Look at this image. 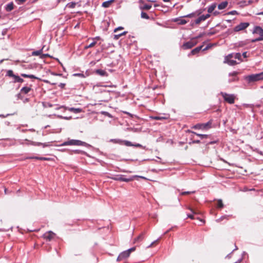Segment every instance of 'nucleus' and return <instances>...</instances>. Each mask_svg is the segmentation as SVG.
Wrapping results in <instances>:
<instances>
[{"instance_id":"obj_39","label":"nucleus","mask_w":263,"mask_h":263,"mask_svg":"<svg viewBox=\"0 0 263 263\" xmlns=\"http://www.w3.org/2000/svg\"><path fill=\"white\" fill-rule=\"evenodd\" d=\"M124 144L126 145V146H134L133 144H132V143L129 141H124Z\"/></svg>"},{"instance_id":"obj_63","label":"nucleus","mask_w":263,"mask_h":263,"mask_svg":"<svg viewBox=\"0 0 263 263\" xmlns=\"http://www.w3.org/2000/svg\"><path fill=\"white\" fill-rule=\"evenodd\" d=\"M209 48V46L206 47L205 48L203 49V51L207 50Z\"/></svg>"},{"instance_id":"obj_17","label":"nucleus","mask_w":263,"mask_h":263,"mask_svg":"<svg viewBox=\"0 0 263 263\" xmlns=\"http://www.w3.org/2000/svg\"><path fill=\"white\" fill-rule=\"evenodd\" d=\"M95 73L102 77H107L108 74L107 72L102 69H97L95 70Z\"/></svg>"},{"instance_id":"obj_42","label":"nucleus","mask_w":263,"mask_h":263,"mask_svg":"<svg viewBox=\"0 0 263 263\" xmlns=\"http://www.w3.org/2000/svg\"><path fill=\"white\" fill-rule=\"evenodd\" d=\"M15 1L17 3L18 5H21L24 3L26 1V0H15Z\"/></svg>"},{"instance_id":"obj_12","label":"nucleus","mask_w":263,"mask_h":263,"mask_svg":"<svg viewBox=\"0 0 263 263\" xmlns=\"http://www.w3.org/2000/svg\"><path fill=\"white\" fill-rule=\"evenodd\" d=\"M7 76H8L9 77H12L13 78L14 83H17V81L19 79L20 77L18 76H16L13 73V71L12 70H9L7 71Z\"/></svg>"},{"instance_id":"obj_38","label":"nucleus","mask_w":263,"mask_h":263,"mask_svg":"<svg viewBox=\"0 0 263 263\" xmlns=\"http://www.w3.org/2000/svg\"><path fill=\"white\" fill-rule=\"evenodd\" d=\"M227 15H238V13L236 10H233L227 13Z\"/></svg>"},{"instance_id":"obj_59","label":"nucleus","mask_w":263,"mask_h":263,"mask_svg":"<svg viewBox=\"0 0 263 263\" xmlns=\"http://www.w3.org/2000/svg\"><path fill=\"white\" fill-rule=\"evenodd\" d=\"M242 56L244 57V58H247V52H245L242 53Z\"/></svg>"},{"instance_id":"obj_29","label":"nucleus","mask_w":263,"mask_h":263,"mask_svg":"<svg viewBox=\"0 0 263 263\" xmlns=\"http://www.w3.org/2000/svg\"><path fill=\"white\" fill-rule=\"evenodd\" d=\"M32 144L35 146H42L44 147L48 146L49 145L47 143H42L40 142H32Z\"/></svg>"},{"instance_id":"obj_62","label":"nucleus","mask_w":263,"mask_h":263,"mask_svg":"<svg viewBox=\"0 0 263 263\" xmlns=\"http://www.w3.org/2000/svg\"><path fill=\"white\" fill-rule=\"evenodd\" d=\"M218 13H219V12H217V11H215V12H213V14H214V15H217V14H218Z\"/></svg>"},{"instance_id":"obj_31","label":"nucleus","mask_w":263,"mask_h":263,"mask_svg":"<svg viewBox=\"0 0 263 263\" xmlns=\"http://www.w3.org/2000/svg\"><path fill=\"white\" fill-rule=\"evenodd\" d=\"M97 44V41H93L92 42H91L90 44H89L88 45H86L84 47L85 49H87L89 48H92L94 47Z\"/></svg>"},{"instance_id":"obj_24","label":"nucleus","mask_w":263,"mask_h":263,"mask_svg":"<svg viewBox=\"0 0 263 263\" xmlns=\"http://www.w3.org/2000/svg\"><path fill=\"white\" fill-rule=\"evenodd\" d=\"M202 47H203V46H200L195 48V49H194L192 50L191 54L194 55V54H195L198 53L201 50Z\"/></svg>"},{"instance_id":"obj_21","label":"nucleus","mask_w":263,"mask_h":263,"mask_svg":"<svg viewBox=\"0 0 263 263\" xmlns=\"http://www.w3.org/2000/svg\"><path fill=\"white\" fill-rule=\"evenodd\" d=\"M188 209L192 212L193 214H187V217L190 218L192 219H194L195 217H194V214H197L198 212L196 210H194L193 209L190 208H189Z\"/></svg>"},{"instance_id":"obj_41","label":"nucleus","mask_w":263,"mask_h":263,"mask_svg":"<svg viewBox=\"0 0 263 263\" xmlns=\"http://www.w3.org/2000/svg\"><path fill=\"white\" fill-rule=\"evenodd\" d=\"M195 192H183L181 193V195H186L190 194L191 193H194Z\"/></svg>"},{"instance_id":"obj_1","label":"nucleus","mask_w":263,"mask_h":263,"mask_svg":"<svg viewBox=\"0 0 263 263\" xmlns=\"http://www.w3.org/2000/svg\"><path fill=\"white\" fill-rule=\"evenodd\" d=\"M62 145L66 146V145H77V146H88V144L83 141L79 140H74L71 139L68 140L67 141L64 142L62 143Z\"/></svg>"},{"instance_id":"obj_16","label":"nucleus","mask_w":263,"mask_h":263,"mask_svg":"<svg viewBox=\"0 0 263 263\" xmlns=\"http://www.w3.org/2000/svg\"><path fill=\"white\" fill-rule=\"evenodd\" d=\"M93 91L96 93L106 91L105 90L103 89V88L101 87L98 85H95L93 86Z\"/></svg>"},{"instance_id":"obj_18","label":"nucleus","mask_w":263,"mask_h":263,"mask_svg":"<svg viewBox=\"0 0 263 263\" xmlns=\"http://www.w3.org/2000/svg\"><path fill=\"white\" fill-rule=\"evenodd\" d=\"M68 110H69L70 112L77 114L80 113L82 111V109L80 108H76L74 107H68L66 108Z\"/></svg>"},{"instance_id":"obj_56","label":"nucleus","mask_w":263,"mask_h":263,"mask_svg":"<svg viewBox=\"0 0 263 263\" xmlns=\"http://www.w3.org/2000/svg\"><path fill=\"white\" fill-rule=\"evenodd\" d=\"M23 82H24V80L20 77L19 79L17 81V83H23Z\"/></svg>"},{"instance_id":"obj_53","label":"nucleus","mask_w":263,"mask_h":263,"mask_svg":"<svg viewBox=\"0 0 263 263\" xmlns=\"http://www.w3.org/2000/svg\"><path fill=\"white\" fill-rule=\"evenodd\" d=\"M74 76H79V77H84V74H82V73H76V74H74Z\"/></svg>"},{"instance_id":"obj_7","label":"nucleus","mask_w":263,"mask_h":263,"mask_svg":"<svg viewBox=\"0 0 263 263\" xmlns=\"http://www.w3.org/2000/svg\"><path fill=\"white\" fill-rule=\"evenodd\" d=\"M211 124V122H208L206 123L197 124L193 128L194 129H207L210 127Z\"/></svg>"},{"instance_id":"obj_10","label":"nucleus","mask_w":263,"mask_h":263,"mask_svg":"<svg viewBox=\"0 0 263 263\" xmlns=\"http://www.w3.org/2000/svg\"><path fill=\"white\" fill-rule=\"evenodd\" d=\"M253 34H257L259 35V37L261 40H263V29L259 26H256L254 27L253 31Z\"/></svg>"},{"instance_id":"obj_6","label":"nucleus","mask_w":263,"mask_h":263,"mask_svg":"<svg viewBox=\"0 0 263 263\" xmlns=\"http://www.w3.org/2000/svg\"><path fill=\"white\" fill-rule=\"evenodd\" d=\"M55 236V234L53 232L49 231L48 232H46L43 236L44 239H46L47 241H51L52 240Z\"/></svg>"},{"instance_id":"obj_35","label":"nucleus","mask_w":263,"mask_h":263,"mask_svg":"<svg viewBox=\"0 0 263 263\" xmlns=\"http://www.w3.org/2000/svg\"><path fill=\"white\" fill-rule=\"evenodd\" d=\"M152 8V6L148 4H145L143 6V7L141 8L143 10H149Z\"/></svg>"},{"instance_id":"obj_46","label":"nucleus","mask_w":263,"mask_h":263,"mask_svg":"<svg viewBox=\"0 0 263 263\" xmlns=\"http://www.w3.org/2000/svg\"><path fill=\"white\" fill-rule=\"evenodd\" d=\"M73 152L75 154H82L83 152L81 150L77 149L73 151Z\"/></svg>"},{"instance_id":"obj_54","label":"nucleus","mask_w":263,"mask_h":263,"mask_svg":"<svg viewBox=\"0 0 263 263\" xmlns=\"http://www.w3.org/2000/svg\"><path fill=\"white\" fill-rule=\"evenodd\" d=\"M127 33V31H124V32H122V33H119V34H118V35H120V36L121 37V36H122V35H125Z\"/></svg>"},{"instance_id":"obj_5","label":"nucleus","mask_w":263,"mask_h":263,"mask_svg":"<svg viewBox=\"0 0 263 263\" xmlns=\"http://www.w3.org/2000/svg\"><path fill=\"white\" fill-rule=\"evenodd\" d=\"M197 44V42L194 39L183 44L182 48L184 49H191Z\"/></svg>"},{"instance_id":"obj_26","label":"nucleus","mask_w":263,"mask_h":263,"mask_svg":"<svg viewBox=\"0 0 263 263\" xmlns=\"http://www.w3.org/2000/svg\"><path fill=\"white\" fill-rule=\"evenodd\" d=\"M21 76L24 78L38 79V78H37L36 77H35V76H34L33 74H27L25 73H22Z\"/></svg>"},{"instance_id":"obj_4","label":"nucleus","mask_w":263,"mask_h":263,"mask_svg":"<svg viewBox=\"0 0 263 263\" xmlns=\"http://www.w3.org/2000/svg\"><path fill=\"white\" fill-rule=\"evenodd\" d=\"M249 25L250 24L248 22L241 23L234 28V31L235 32H238L240 31L244 30L248 27H249Z\"/></svg>"},{"instance_id":"obj_34","label":"nucleus","mask_w":263,"mask_h":263,"mask_svg":"<svg viewBox=\"0 0 263 263\" xmlns=\"http://www.w3.org/2000/svg\"><path fill=\"white\" fill-rule=\"evenodd\" d=\"M192 133H193L194 134L196 135L198 137H200L201 139L206 138L208 137V135H207L199 134H197L194 132H192Z\"/></svg>"},{"instance_id":"obj_37","label":"nucleus","mask_w":263,"mask_h":263,"mask_svg":"<svg viewBox=\"0 0 263 263\" xmlns=\"http://www.w3.org/2000/svg\"><path fill=\"white\" fill-rule=\"evenodd\" d=\"M232 58H234V53H230L224 57V59L226 60H231Z\"/></svg>"},{"instance_id":"obj_25","label":"nucleus","mask_w":263,"mask_h":263,"mask_svg":"<svg viewBox=\"0 0 263 263\" xmlns=\"http://www.w3.org/2000/svg\"><path fill=\"white\" fill-rule=\"evenodd\" d=\"M201 12H194V13H192L189 14H187V15L184 16V17H190V18L193 17H195V16L199 15L201 14Z\"/></svg>"},{"instance_id":"obj_23","label":"nucleus","mask_w":263,"mask_h":263,"mask_svg":"<svg viewBox=\"0 0 263 263\" xmlns=\"http://www.w3.org/2000/svg\"><path fill=\"white\" fill-rule=\"evenodd\" d=\"M14 8V5L12 2L9 3L6 7V10L7 12H10Z\"/></svg>"},{"instance_id":"obj_55","label":"nucleus","mask_w":263,"mask_h":263,"mask_svg":"<svg viewBox=\"0 0 263 263\" xmlns=\"http://www.w3.org/2000/svg\"><path fill=\"white\" fill-rule=\"evenodd\" d=\"M158 241V239L156 241H154L153 242H152L149 246L148 247H152L155 243L157 242Z\"/></svg>"},{"instance_id":"obj_61","label":"nucleus","mask_w":263,"mask_h":263,"mask_svg":"<svg viewBox=\"0 0 263 263\" xmlns=\"http://www.w3.org/2000/svg\"><path fill=\"white\" fill-rule=\"evenodd\" d=\"M65 84H63V83H61L60 85V86L62 88H64V87L65 86Z\"/></svg>"},{"instance_id":"obj_20","label":"nucleus","mask_w":263,"mask_h":263,"mask_svg":"<svg viewBox=\"0 0 263 263\" xmlns=\"http://www.w3.org/2000/svg\"><path fill=\"white\" fill-rule=\"evenodd\" d=\"M228 5V3L227 1L223 2L218 5V8L219 10H222L225 9Z\"/></svg>"},{"instance_id":"obj_52","label":"nucleus","mask_w":263,"mask_h":263,"mask_svg":"<svg viewBox=\"0 0 263 263\" xmlns=\"http://www.w3.org/2000/svg\"><path fill=\"white\" fill-rule=\"evenodd\" d=\"M123 29V27H118V28H116V29H115V30H114V32H116L118 30H122V29Z\"/></svg>"},{"instance_id":"obj_58","label":"nucleus","mask_w":263,"mask_h":263,"mask_svg":"<svg viewBox=\"0 0 263 263\" xmlns=\"http://www.w3.org/2000/svg\"><path fill=\"white\" fill-rule=\"evenodd\" d=\"M134 146L137 147H141L142 146L140 144H137L134 145Z\"/></svg>"},{"instance_id":"obj_8","label":"nucleus","mask_w":263,"mask_h":263,"mask_svg":"<svg viewBox=\"0 0 263 263\" xmlns=\"http://www.w3.org/2000/svg\"><path fill=\"white\" fill-rule=\"evenodd\" d=\"M110 178L114 180L124 181V182H126L131 181L133 180V178H125L122 175H117L114 177H110Z\"/></svg>"},{"instance_id":"obj_9","label":"nucleus","mask_w":263,"mask_h":263,"mask_svg":"<svg viewBox=\"0 0 263 263\" xmlns=\"http://www.w3.org/2000/svg\"><path fill=\"white\" fill-rule=\"evenodd\" d=\"M43 48L40 50L33 51L32 52V55L34 56L40 55L41 59H44L46 57H49V55L48 54H43Z\"/></svg>"},{"instance_id":"obj_44","label":"nucleus","mask_w":263,"mask_h":263,"mask_svg":"<svg viewBox=\"0 0 263 263\" xmlns=\"http://www.w3.org/2000/svg\"><path fill=\"white\" fill-rule=\"evenodd\" d=\"M40 160L50 161V160H52V159L51 158L43 157L42 158H40Z\"/></svg>"},{"instance_id":"obj_45","label":"nucleus","mask_w":263,"mask_h":263,"mask_svg":"<svg viewBox=\"0 0 263 263\" xmlns=\"http://www.w3.org/2000/svg\"><path fill=\"white\" fill-rule=\"evenodd\" d=\"M238 72L236 71H234L232 73H229L230 76L236 77L238 74Z\"/></svg>"},{"instance_id":"obj_28","label":"nucleus","mask_w":263,"mask_h":263,"mask_svg":"<svg viewBox=\"0 0 263 263\" xmlns=\"http://www.w3.org/2000/svg\"><path fill=\"white\" fill-rule=\"evenodd\" d=\"M144 237V234L143 233L141 234L135 239L134 242L141 241L143 240Z\"/></svg>"},{"instance_id":"obj_22","label":"nucleus","mask_w":263,"mask_h":263,"mask_svg":"<svg viewBox=\"0 0 263 263\" xmlns=\"http://www.w3.org/2000/svg\"><path fill=\"white\" fill-rule=\"evenodd\" d=\"M114 2V0H110L108 1L104 2L102 3V7L104 8H108L109 7L110 5Z\"/></svg>"},{"instance_id":"obj_60","label":"nucleus","mask_w":263,"mask_h":263,"mask_svg":"<svg viewBox=\"0 0 263 263\" xmlns=\"http://www.w3.org/2000/svg\"><path fill=\"white\" fill-rule=\"evenodd\" d=\"M135 177H139V178H142V179H146V178H145L144 177H142V176H135Z\"/></svg>"},{"instance_id":"obj_19","label":"nucleus","mask_w":263,"mask_h":263,"mask_svg":"<svg viewBox=\"0 0 263 263\" xmlns=\"http://www.w3.org/2000/svg\"><path fill=\"white\" fill-rule=\"evenodd\" d=\"M223 63L225 64H228V65L230 66H234L238 64V63L232 59H229V60H226L224 59Z\"/></svg>"},{"instance_id":"obj_57","label":"nucleus","mask_w":263,"mask_h":263,"mask_svg":"<svg viewBox=\"0 0 263 263\" xmlns=\"http://www.w3.org/2000/svg\"><path fill=\"white\" fill-rule=\"evenodd\" d=\"M193 143H200V141L198 140H194L193 141Z\"/></svg>"},{"instance_id":"obj_15","label":"nucleus","mask_w":263,"mask_h":263,"mask_svg":"<svg viewBox=\"0 0 263 263\" xmlns=\"http://www.w3.org/2000/svg\"><path fill=\"white\" fill-rule=\"evenodd\" d=\"M32 90L31 87L30 86H25L23 87L20 90L21 94L26 95L28 93Z\"/></svg>"},{"instance_id":"obj_33","label":"nucleus","mask_w":263,"mask_h":263,"mask_svg":"<svg viewBox=\"0 0 263 263\" xmlns=\"http://www.w3.org/2000/svg\"><path fill=\"white\" fill-rule=\"evenodd\" d=\"M76 6V3L70 2L67 5V7L69 8H74Z\"/></svg>"},{"instance_id":"obj_2","label":"nucleus","mask_w":263,"mask_h":263,"mask_svg":"<svg viewBox=\"0 0 263 263\" xmlns=\"http://www.w3.org/2000/svg\"><path fill=\"white\" fill-rule=\"evenodd\" d=\"M220 95L223 97L224 100L229 104H233L234 103L235 96L234 95L228 94L226 92H221Z\"/></svg>"},{"instance_id":"obj_51","label":"nucleus","mask_w":263,"mask_h":263,"mask_svg":"<svg viewBox=\"0 0 263 263\" xmlns=\"http://www.w3.org/2000/svg\"><path fill=\"white\" fill-rule=\"evenodd\" d=\"M120 37V35H118V34H115V35H114V39L115 40H118V39H119V37Z\"/></svg>"},{"instance_id":"obj_43","label":"nucleus","mask_w":263,"mask_h":263,"mask_svg":"<svg viewBox=\"0 0 263 263\" xmlns=\"http://www.w3.org/2000/svg\"><path fill=\"white\" fill-rule=\"evenodd\" d=\"M187 22L186 20L181 19V20H180V22L179 23V24H180V25H184L186 23H187Z\"/></svg>"},{"instance_id":"obj_50","label":"nucleus","mask_w":263,"mask_h":263,"mask_svg":"<svg viewBox=\"0 0 263 263\" xmlns=\"http://www.w3.org/2000/svg\"><path fill=\"white\" fill-rule=\"evenodd\" d=\"M42 157H30L29 159H35L37 160H40V158H42Z\"/></svg>"},{"instance_id":"obj_14","label":"nucleus","mask_w":263,"mask_h":263,"mask_svg":"<svg viewBox=\"0 0 263 263\" xmlns=\"http://www.w3.org/2000/svg\"><path fill=\"white\" fill-rule=\"evenodd\" d=\"M169 115H164L163 116H152L151 118L154 120H166L169 118Z\"/></svg>"},{"instance_id":"obj_13","label":"nucleus","mask_w":263,"mask_h":263,"mask_svg":"<svg viewBox=\"0 0 263 263\" xmlns=\"http://www.w3.org/2000/svg\"><path fill=\"white\" fill-rule=\"evenodd\" d=\"M210 17V14H207L206 15H202L199 16L197 19L195 20V24H199L201 22L204 21L207 18Z\"/></svg>"},{"instance_id":"obj_36","label":"nucleus","mask_w":263,"mask_h":263,"mask_svg":"<svg viewBox=\"0 0 263 263\" xmlns=\"http://www.w3.org/2000/svg\"><path fill=\"white\" fill-rule=\"evenodd\" d=\"M141 16L142 18H145V19H147V20L149 18V17L148 16L147 14L146 13H145V12H141Z\"/></svg>"},{"instance_id":"obj_48","label":"nucleus","mask_w":263,"mask_h":263,"mask_svg":"<svg viewBox=\"0 0 263 263\" xmlns=\"http://www.w3.org/2000/svg\"><path fill=\"white\" fill-rule=\"evenodd\" d=\"M135 249H136L135 247H133V248H130V249H129L127 250V251L128 252H129V254H130V253H131L132 252L134 251L135 250Z\"/></svg>"},{"instance_id":"obj_64","label":"nucleus","mask_w":263,"mask_h":263,"mask_svg":"<svg viewBox=\"0 0 263 263\" xmlns=\"http://www.w3.org/2000/svg\"><path fill=\"white\" fill-rule=\"evenodd\" d=\"M258 14H259V15H263V12H260Z\"/></svg>"},{"instance_id":"obj_11","label":"nucleus","mask_w":263,"mask_h":263,"mask_svg":"<svg viewBox=\"0 0 263 263\" xmlns=\"http://www.w3.org/2000/svg\"><path fill=\"white\" fill-rule=\"evenodd\" d=\"M130 254H129V252H128L127 250L123 251V252L121 253L118 256L117 260L118 261H121L125 258H127L129 256Z\"/></svg>"},{"instance_id":"obj_40","label":"nucleus","mask_w":263,"mask_h":263,"mask_svg":"<svg viewBox=\"0 0 263 263\" xmlns=\"http://www.w3.org/2000/svg\"><path fill=\"white\" fill-rule=\"evenodd\" d=\"M92 40L96 41L97 42L98 41H103V40H102L100 36H96V37H95L94 38H92Z\"/></svg>"},{"instance_id":"obj_27","label":"nucleus","mask_w":263,"mask_h":263,"mask_svg":"<svg viewBox=\"0 0 263 263\" xmlns=\"http://www.w3.org/2000/svg\"><path fill=\"white\" fill-rule=\"evenodd\" d=\"M224 206L222 200L221 199H218L217 200L216 208L218 209H222Z\"/></svg>"},{"instance_id":"obj_49","label":"nucleus","mask_w":263,"mask_h":263,"mask_svg":"<svg viewBox=\"0 0 263 263\" xmlns=\"http://www.w3.org/2000/svg\"><path fill=\"white\" fill-rule=\"evenodd\" d=\"M228 217V216H222L220 218L218 219H217L216 221L217 222H220L221 221V220H222L223 219H225V218H227Z\"/></svg>"},{"instance_id":"obj_32","label":"nucleus","mask_w":263,"mask_h":263,"mask_svg":"<svg viewBox=\"0 0 263 263\" xmlns=\"http://www.w3.org/2000/svg\"><path fill=\"white\" fill-rule=\"evenodd\" d=\"M234 59H238L241 61H242L241 60V55L240 53H234Z\"/></svg>"},{"instance_id":"obj_3","label":"nucleus","mask_w":263,"mask_h":263,"mask_svg":"<svg viewBox=\"0 0 263 263\" xmlns=\"http://www.w3.org/2000/svg\"><path fill=\"white\" fill-rule=\"evenodd\" d=\"M246 79L249 82H255L263 79V72L256 74H252L246 77Z\"/></svg>"},{"instance_id":"obj_30","label":"nucleus","mask_w":263,"mask_h":263,"mask_svg":"<svg viewBox=\"0 0 263 263\" xmlns=\"http://www.w3.org/2000/svg\"><path fill=\"white\" fill-rule=\"evenodd\" d=\"M216 7V4H213L212 5H211L208 9V12L209 13H211L213 12V11L215 10V9Z\"/></svg>"},{"instance_id":"obj_47","label":"nucleus","mask_w":263,"mask_h":263,"mask_svg":"<svg viewBox=\"0 0 263 263\" xmlns=\"http://www.w3.org/2000/svg\"><path fill=\"white\" fill-rule=\"evenodd\" d=\"M262 40H261V39H260V37H258V38H257V39H254V40H252L251 41V42L252 43H254V42H257V41H262Z\"/></svg>"}]
</instances>
